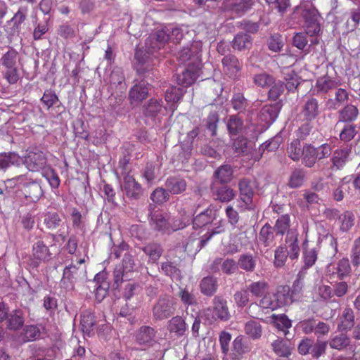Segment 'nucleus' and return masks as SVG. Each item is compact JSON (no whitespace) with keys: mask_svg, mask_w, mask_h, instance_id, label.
<instances>
[{"mask_svg":"<svg viewBox=\"0 0 360 360\" xmlns=\"http://www.w3.org/2000/svg\"><path fill=\"white\" fill-rule=\"evenodd\" d=\"M350 153L351 148L347 146L335 150L331 158L333 167L337 169H342L348 161Z\"/></svg>","mask_w":360,"mask_h":360,"instance_id":"33","label":"nucleus"},{"mask_svg":"<svg viewBox=\"0 0 360 360\" xmlns=\"http://www.w3.org/2000/svg\"><path fill=\"white\" fill-rule=\"evenodd\" d=\"M331 348L342 350L350 345L349 338L345 333L335 336L329 342Z\"/></svg>","mask_w":360,"mask_h":360,"instance_id":"50","label":"nucleus"},{"mask_svg":"<svg viewBox=\"0 0 360 360\" xmlns=\"http://www.w3.org/2000/svg\"><path fill=\"white\" fill-rule=\"evenodd\" d=\"M268 48L274 52H280L284 45L282 36L279 33L271 34L267 41Z\"/></svg>","mask_w":360,"mask_h":360,"instance_id":"54","label":"nucleus"},{"mask_svg":"<svg viewBox=\"0 0 360 360\" xmlns=\"http://www.w3.org/2000/svg\"><path fill=\"white\" fill-rule=\"evenodd\" d=\"M200 290L204 295L211 297L214 295L218 288L217 278L213 276L204 277L200 282Z\"/></svg>","mask_w":360,"mask_h":360,"instance_id":"35","label":"nucleus"},{"mask_svg":"<svg viewBox=\"0 0 360 360\" xmlns=\"http://www.w3.org/2000/svg\"><path fill=\"white\" fill-rule=\"evenodd\" d=\"M339 220L341 221V231L346 232L354 226V215L352 212L346 211L340 215Z\"/></svg>","mask_w":360,"mask_h":360,"instance_id":"58","label":"nucleus"},{"mask_svg":"<svg viewBox=\"0 0 360 360\" xmlns=\"http://www.w3.org/2000/svg\"><path fill=\"white\" fill-rule=\"evenodd\" d=\"M355 316L353 309L345 308L340 317V322L338 324V330L340 332H347L350 330L355 324Z\"/></svg>","mask_w":360,"mask_h":360,"instance_id":"27","label":"nucleus"},{"mask_svg":"<svg viewBox=\"0 0 360 360\" xmlns=\"http://www.w3.org/2000/svg\"><path fill=\"white\" fill-rule=\"evenodd\" d=\"M51 255L49 247L39 238L32 245L30 266L32 268H37L41 263L49 261L51 259Z\"/></svg>","mask_w":360,"mask_h":360,"instance_id":"5","label":"nucleus"},{"mask_svg":"<svg viewBox=\"0 0 360 360\" xmlns=\"http://www.w3.org/2000/svg\"><path fill=\"white\" fill-rule=\"evenodd\" d=\"M6 327L8 330L18 331L21 329L25 323V314L22 309H17L8 312L6 319Z\"/></svg>","mask_w":360,"mask_h":360,"instance_id":"20","label":"nucleus"},{"mask_svg":"<svg viewBox=\"0 0 360 360\" xmlns=\"http://www.w3.org/2000/svg\"><path fill=\"white\" fill-rule=\"evenodd\" d=\"M186 91L182 87L171 86L168 87L165 91V98L168 103H172L175 105L182 98Z\"/></svg>","mask_w":360,"mask_h":360,"instance_id":"43","label":"nucleus"},{"mask_svg":"<svg viewBox=\"0 0 360 360\" xmlns=\"http://www.w3.org/2000/svg\"><path fill=\"white\" fill-rule=\"evenodd\" d=\"M300 13L304 20L305 32L311 35H320L321 32L320 15L312 6L303 5L295 7L293 14Z\"/></svg>","mask_w":360,"mask_h":360,"instance_id":"1","label":"nucleus"},{"mask_svg":"<svg viewBox=\"0 0 360 360\" xmlns=\"http://www.w3.org/2000/svg\"><path fill=\"white\" fill-rule=\"evenodd\" d=\"M290 227V217L288 214L281 215L276 222L274 230L277 235L283 236L286 231H288Z\"/></svg>","mask_w":360,"mask_h":360,"instance_id":"51","label":"nucleus"},{"mask_svg":"<svg viewBox=\"0 0 360 360\" xmlns=\"http://www.w3.org/2000/svg\"><path fill=\"white\" fill-rule=\"evenodd\" d=\"M307 32L295 33L292 38V45L306 53L311 51V44H309Z\"/></svg>","mask_w":360,"mask_h":360,"instance_id":"40","label":"nucleus"},{"mask_svg":"<svg viewBox=\"0 0 360 360\" xmlns=\"http://www.w3.org/2000/svg\"><path fill=\"white\" fill-rule=\"evenodd\" d=\"M176 304L175 299L172 295H160L152 307L153 319L162 321L173 316L176 311Z\"/></svg>","mask_w":360,"mask_h":360,"instance_id":"3","label":"nucleus"},{"mask_svg":"<svg viewBox=\"0 0 360 360\" xmlns=\"http://www.w3.org/2000/svg\"><path fill=\"white\" fill-rule=\"evenodd\" d=\"M214 316L222 321H227L231 317L226 300L221 296H215L213 299Z\"/></svg>","mask_w":360,"mask_h":360,"instance_id":"17","label":"nucleus"},{"mask_svg":"<svg viewBox=\"0 0 360 360\" xmlns=\"http://www.w3.org/2000/svg\"><path fill=\"white\" fill-rule=\"evenodd\" d=\"M23 340L25 342L34 341L40 337L41 331L37 326H26L24 329Z\"/></svg>","mask_w":360,"mask_h":360,"instance_id":"62","label":"nucleus"},{"mask_svg":"<svg viewBox=\"0 0 360 360\" xmlns=\"http://www.w3.org/2000/svg\"><path fill=\"white\" fill-rule=\"evenodd\" d=\"M258 274H253L249 278L250 284L249 285V291L252 295L261 297H263L268 290V283L264 278L257 280Z\"/></svg>","mask_w":360,"mask_h":360,"instance_id":"24","label":"nucleus"},{"mask_svg":"<svg viewBox=\"0 0 360 360\" xmlns=\"http://www.w3.org/2000/svg\"><path fill=\"white\" fill-rule=\"evenodd\" d=\"M157 333L158 331L154 328L142 326L135 332V342L142 347H153L157 342Z\"/></svg>","mask_w":360,"mask_h":360,"instance_id":"7","label":"nucleus"},{"mask_svg":"<svg viewBox=\"0 0 360 360\" xmlns=\"http://www.w3.org/2000/svg\"><path fill=\"white\" fill-rule=\"evenodd\" d=\"M161 269L167 276L173 280L180 281L182 278L181 270L171 262H163Z\"/></svg>","mask_w":360,"mask_h":360,"instance_id":"48","label":"nucleus"},{"mask_svg":"<svg viewBox=\"0 0 360 360\" xmlns=\"http://www.w3.org/2000/svg\"><path fill=\"white\" fill-rule=\"evenodd\" d=\"M233 173L231 165H222L214 172L211 183L229 184L233 179Z\"/></svg>","mask_w":360,"mask_h":360,"instance_id":"23","label":"nucleus"},{"mask_svg":"<svg viewBox=\"0 0 360 360\" xmlns=\"http://www.w3.org/2000/svg\"><path fill=\"white\" fill-rule=\"evenodd\" d=\"M284 79L285 80L284 86L288 91H294L300 84L299 77L293 70L286 73Z\"/></svg>","mask_w":360,"mask_h":360,"instance_id":"59","label":"nucleus"},{"mask_svg":"<svg viewBox=\"0 0 360 360\" xmlns=\"http://www.w3.org/2000/svg\"><path fill=\"white\" fill-rule=\"evenodd\" d=\"M22 192L26 198H29L33 202L39 200L43 195V191L40 184L37 180L32 179L29 181V184Z\"/></svg>","mask_w":360,"mask_h":360,"instance_id":"37","label":"nucleus"},{"mask_svg":"<svg viewBox=\"0 0 360 360\" xmlns=\"http://www.w3.org/2000/svg\"><path fill=\"white\" fill-rule=\"evenodd\" d=\"M40 101L47 108V109H49L59 102V98L55 91L49 89L45 90Z\"/></svg>","mask_w":360,"mask_h":360,"instance_id":"56","label":"nucleus"},{"mask_svg":"<svg viewBox=\"0 0 360 360\" xmlns=\"http://www.w3.org/2000/svg\"><path fill=\"white\" fill-rule=\"evenodd\" d=\"M224 72L230 78H235L240 70L239 61L237 58L233 55L224 56L221 60Z\"/></svg>","mask_w":360,"mask_h":360,"instance_id":"25","label":"nucleus"},{"mask_svg":"<svg viewBox=\"0 0 360 360\" xmlns=\"http://www.w3.org/2000/svg\"><path fill=\"white\" fill-rule=\"evenodd\" d=\"M153 207L154 205L152 204L148 206L150 224L157 231L169 233V219L162 212H153Z\"/></svg>","mask_w":360,"mask_h":360,"instance_id":"12","label":"nucleus"},{"mask_svg":"<svg viewBox=\"0 0 360 360\" xmlns=\"http://www.w3.org/2000/svg\"><path fill=\"white\" fill-rule=\"evenodd\" d=\"M28 11L29 10L27 6H21L11 18V22L18 31L21 30L22 24L27 20Z\"/></svg>","mask_w":360,"mask_h":360,"instance_id":"46","label":"nucleus"},{"mask_svg":"<svg viewBox=\"0 0 360 360\" xmlns=\"http://www.w3.org/2000/svg\"><path fill=\"white\" fill-rule=\"evenodd\" d=\"M22 158V165H25L29 171L37 172L43 169L46 165V158L44 152L35 148L27 150L25 156Z\"/></svg>","mask_w":360,"mask_h":360,"instance_id":"4","label":"nucleus"},{"mask_svg":"<svg viewBox=\"0 0 360 360\" xmlns=\"http://www.w3.org/2000/svg\"><path fill=\"white\" fill-rule=\"evenodd\" d=\"M210 191L214 200L222 202H229L235 195L228 184L211 183Z\"/></svg>","mask_w":360,"mask_h":360,"instance_id":"14","label":"nucleus"},{"mask_svg":"<svg viewBox=\"0 0 360 360\" xmlns=\"http://www.w3.org/2000/svg\"><path fill=\"white\" fill-rule=\"evenodd\" d=\"M357 133L356 125L354 124H346L340 134L341 141L348 142L352 140Z\"/></svg>","mask_w":360,"mask_h":360,"instance_id":"61","label":"nucleus"},{"mask_svg":"<svg viewBox=\"0 0 360 360\" xmlns=\"http://www.w3.org/2000/svg\"><path fill=\"white\" fill-rule=\"evenodd\" d=\"M83 273L84 270L79 269L75 264L65 266L60 282V286L68 290H73L76 282L82 278Z\"/></svg>","mask_w":360,"mask_h":360,"instance_id":"8","label":"nucleus"},{"mask_svg":"<svg viewBox=\"0 0 360 360\" xmlns=\"http://www.w3.org/2000/svg\"><path fill=\"white\" fill-rule=\"evenodd\" d=\"M359 115L358 108L352 104H347L338 112V122L350 124L355 121Z\"/></svg>","mask_w":360,"mask_h":360,"instance_id":"29","label":"nucleus"},{"mask_svg":"<svg viewBox=\"0 0 360 360\" xmlns=\"http://www.w3.org/2000/svg\"><path fill=\"white\" fill-rule=\"evenodd\" d=\"M169 40H170L169 28H165L150 34L146 41V46L148 51L153 53L163 48Z\"/></svg>","mask_w":360,"mask_h":360,"instance_id":"6","label":"nucleus"},{"mask_svg":"<svg viewBox=\"0 0 360 360\" xmlns=\"http://www.w3.org/2000/svg\"><path fill=\"white\" fill-rule=\"evenodd\" d=\"M117 319L121 323H129L131 326L134 324L136 321V317L134 315L133 309L129 308L127 304L121 307L117 314Z\"/></svg>","mask_w":360,"mask_h":360,"instance_id":"49","label":"nucleus"},{"mask_svg":"<svg viewBox=\"0 0 360 360\" xmlns=\"http://www.w3.org/2000/svg\"><path fill=\"white\" fill-rule=\"evenodd\" d=\"M271 229L272 227L269 224H266L259 233V240L266 247L269 246L274 240V233Z\"/></svg>","mask_w":360,"mask_h":360,"instance_id":"64","label":"nucleus"},{"mask_svg":"<svg viewBox=\"0 0 360 360\" xmlns=\"http://www.w3.org/2000/svg\"><path fill=\"white\" fill-rule=\"evenodd\" d=\"M129 232L131 237L141 242L146 240L149 237V233L147 232L146 229L141 224L131 226Z\"/></svg>","mask_w":360,"mask_h":360,"instance_id":"55","label":"nucleus"},{"mask_svg":"<svg viewBox=\"0 0 360 360\" xmlns=\"http://www.w3.org/2000/svg\"><path fill=\"white\" fill-rule=\"evenodd\" d=\"M44 223L48 229L54 230L60 226L63 222L58 212H47L44 214Z\"/></svg>","mask_w":360,"mask_h":360,"instance_id":"42","label":"nucleus"},{"mask_svg":"<svg viewBox=\"0 0 360 360\" xmlns=\"http://www.w3.org/2000/svg\"><path fill=\"white\" fill-rule=\"evenodd\" d=\"M247 134L238 135L232 138L235 152L238 154H246L248 151Z\"/></svg>","mask_w":360,"mask_h":360,"instance_id":"57","label":"nucleus"},{"mask_svg":"<svg viewBox=\"0 0 360 360\" xmlns=\"http://www.w3.org/2000/svg\"><path fill=\"white\" fill-rule=\"evenodd\" d=\"M198 77V70L194 65H188L181 74L176 75V81L184 87L190 86Z\"/></svg>","mask_w":360,"mask_h":360,"instance_id":"18","label":"nucleus"},{"mask_svg":"<svg viewBox=\"0 0 360 360\" xmlns=\"http://www.w3.org/2000/svg\"><path fill=\"white\" fill-rule=\"evenodd\" d=\"M96 325V316L93 313L89 311H85L82 314L80 326L84 336H93L94 335Z\"/></svg>","mask_w":360,"mask_h":360,"instance_id":"21","label":"nucleus"},{"mask_svg":"<svg viewBox=\"0 0 360 360\" xmlns=\"http://www.w3.org/2000/svg\"><path fill=\"white\" fill-rule=\"evenodd\" d=\"M274 352L279 356L288 357L291 354L290 343L278 338L271 343Z\"/></svg>","mask_w":360,"mask_h":360,"instance_id":"45","label":"nucleus"},{"mask_svg":"<svg viewBox=\"0 0 360 360\" xmlns=\"http://www.w3.org/2000/svg\"><path fill=\"white\" fill-rule=\"evenodd\" d=\"M122 188L127 197L130 200H138L143 195V189L141 184L129 174L123 178Z\"/></svg>","mask_w":360,"mask_h":360,"instance_id":"9","label":"nucleus"},{"mask_svg":"<svg viewBox=\"0 0 360 360\" xmlns=\"http://www.w3.org/2000/svg\"><path fill=\"white\" fill-rule=\"evenodd\" d=\"M191 219L188 216L181 218H173L169 220V233L174 232L186 227L190 224Z\"/></svg>","mask_w":360,"mask_h":360,"instance_id":"60","label":"nucleus"},{"mask_svg":"<svg viewBox=\"0 0 360 360\" xmlns=\"http://www.w3.org/2000/svg\"><path fill=\"white\" fill-rule=\"evenodd\" d=\"M227 129L231 138L238 135L248 134L243 121L238 115H231L228 120Z\"/></svg>","mask_w":360,"mask_h":360,"instance_id":"26","label":"nucleus"},{"mask_svg":"<svg viewBox=\"0 0 360 360\" xmlns=\"http://www.w3.org/2000/svg\"><path fill=\"white\" fill-rule=\"evenodd\" d=\"M217 211L209 205L207 208L201 210L192 219L193 228L195 230L202 229L211 224L216 219Z\"/></svg>","mask_w":360,"mask_h":360,"instance_id":"10","label":"nucleus"},{"mask_svg":"<svg viewBox=\"0 0 360 360\" xmlns=\"http://www.w3.org/2000/svg\"><path fill=\"white\" fill-rule=\"evenodd\" d=\"M281 107V101L276 102L272 105H265L259 112V119L261 122H264V126H269L276 120Z\"/></svg>","mask_w":360,"mask_h":360,"instance_id":"15","label":"nucleus"},{"mask_svg":"<svg viewBox=\"0 0 360 360\" xmlns=\"http://www.w3.org/2000/svg\"><path fill=\"white\" fill-rule=\"evenodd\" d=\"M340 82L328 75L319 77L316 80V89L319 94H327L333 89H337Z\"/></svg>","mask_w":360,"mask_h":360,"instance_id":"30","label":"nucleus"},{"mask_svg":"<svg viewBox=\"0 0 360 360\" xmlns=\"http://www.w3.org/2000/svg\"><path fill=\"white\" fill-rule=\"evenodd\" d=\"M285 242L289 243L290 250L288 251L287 250L288 256L292 259H297L300 253V247L298 245L297 234L293 231L288 232L287 233Z\"/></svg>","mask_w":360,"mask_h":360,"instance_id":"41","label":"nucleus"},{"mask_svg":"<svg viewBox=\"0 0 360 360\" xmlns=\"http://www.w3.org/2000/svg\"><path fill=\"white\" fill-rule=\"evenodd\" d=\"M18 52L13 47H8V51L0 58V68L4 77L11 84H15L19 79L17 60Z\"/></svg>","mask_w":360,"mask_h":360,"instance_id":"2","label":"nucleus"},{"mask_svg":"<svg viewBox=\"0 0 360 360\" xmlns=\"http://www.w3.org/2000/svg\"><path fill=\"white\" fill-rule=\"evenodd\" d=\"M31 179L32 178H30L27 174H21L7 179L5 181V184L7 188L22 186V191H23Z\"/></svg>","mask_w":360,"mask_h":360,"instance_id":"47","label":"nucleus"},{"mask_svg":"<svg viewBox=\"0 0 360 360\" xmlns=\"http://www.w3.org/2000/svg\"><path fill=\"white\" fill-rule=\"evenodd\" d=\"M22 158L14 152L0 153V169L6 171L11 166L19 167L22 165Z\"/></svg>","mask_w":360,"mask_h":360,"instance_id":"32","label":"nucleus"},{"mask_svg":"<svg viewBox=\"0 0 360 360\" xmlns=\"http://www.w3.org/2000/svg\"><path fill=\"white\" fill-rule=\"evenodd\" d=\"M179 297L184 305L191 306L197 304L195 295L191 292H189L186 288H180Z\"/></svg>","mask_w":360,"mask_h":360,"instance_id":"63","label":"nucleus"},{"mask_svg":"<svg viewBox=\"0 0 360 360\" xmlns=\"http://www.w3.org/2000/svg\"><path fill=\"white\" fill-rule=\"evenodd\" d=\"M167 330L171 333H174L177 337H182L186 335L188 326L181 316H176L168 321Z\"/></svg>","mask_w":360,"mask_h":360,"instance_id":"31","label":"nucleus"},{"mask_svg":"<svg viewBox=\"0 0 360 360\" xmlns=\"http://www.w3.org/2000/svg\"><path fill=\"white\" fill-rule=\"evenodd\" d=\"M271 324L278 330L283 331L285 335L289 333L288 329L292 326V321L289 319L287 315L272 314L270 316Z\"/></svg>","mask_w":360,"mask_h":360,"instance_id":"39","label":"nucleus"},{"mask_svg":"<svg viewBox=\"0 0 360 360\" xmlns=\"http://www.w3.org/2000/svg\"><path fill=\"white\" fill-rule=\"evenodd\" d=\"M319 101L313 97L308 98L302 106V115L304 120L311 122L315 120L319 115Z\"/></svg>","mask_w":360,"mask_h":360,"instance_id":"19","label":"nucleus"},{"mask_svg":"<svg viewBox=\"0 0 360 360\" xmlns=\"http://www.w3.org/2000/svg\"><path fill=\"white\" fill-rule=\"evenodd\" d=\"M248 352L247 342L245 338L238 336L233 342L231 353L232 360H242Z\"/></svg>","mask_w":360,"mask_h":360,"instance_id":"34","label":"nucleus"},{"mask_svg":"<svg viewBox=\"0 0 360 360\" xmlns=\"http://www.w3.org/2000/svg\"><path fill=\"white\" fill-rule=\"evenodd\" d=\"M306 174L303 168H295L288 177L287 186L292 189L300 188L306 180Z\"/></svg>","mask_w":360,"mask_h":360,"instance_id":"38","label":"nucleus"},{"mask_svg":"<svg viewBox=\"0 0 360 360\" xmlns=\"http://www.w3.org/2000/svg\"><path fill=\"white\" fill-rule=\"evenodd\" d=\"M302 164L307 167H313L317 159V154L316 152V147L311 144L305 143L302 150Z\"/></svg>","mask_w":360,"mask_h":360,"instance_id":"36","label":"nucleus"},{"mask_svg":"<svg viewBox=\"0 0 360 360\" xmlns=\"http://www.w3.org/2000/svg\"><path fill=\"white\" fill-rule=\"evenodd\" d=\"M352 271L351 266L348 258H342L338 261L337 266L328 264L326 267V272L330 276V279L337 278L342 281L348 276Z\"/></svg>","mask_w":360,"mask_h":360,"instance_id":"11","label":"nucleus"},{"mask_svg":"<svg viewBox=\"0 0 360 360\" xmlns=\"http://www.w3.org/2000/svg\"><path fill=\"white\" fill-rule=\"evenodd\" d=\"M162 101L156 98H150L144 105L143 114L146 117L155 118L161 111Z\"/></svg>","mask_w":360,"mask_h":360,"instance_id":"44","label":"nucleus"},{"mask_svg":"<svg viewBox=\"0 0 360 360\" xmlns=\"http://www.w3.org/2000/svg\"><path fill=\"white\" fill-rule=\"evenodd\" d=\"M274 300L271 301L268 307L274 310L278 307L288 304L289 302H292L295 301V300L292 299L291 296L288 297L285 295L281 294L278 292L274 295Z\"/></svg>","mask_w":360,"mask_h":360,"instance_id":"52","label":"nucleus"},{"mask_svg":"<svg viewBox=\"0 0 360 360\" xmlns=\"http://www.w3.org/2000/svg\"><path fill=\"white\" fill-rule=\"evenodd\" d=\"M137 60L136 70L138 75L143 79L153 80L155 76L154 69L147 63V56L143 51H136L134 55Z\"/></svg>","mask_w":360,"mask_h":360,"instance_id":"13","label":"nucleus"},{"mask_svg":"<svg viewBox=\"0 0 360 360\" xmlns=\"http://www.w3.org/2000/svg\"><path fill=\"white\" fill-rule=\"evenodd\" d=\"M148 258V262H157L163 253L162 245L158 242H150L140 248Z\"/></svg>","mask_w":360,"mask_h":360,"instance_id":"22","label":"nucleus"},{"mask_svg":"<svg viewBox=\"0 0 360 360\" xmlns=\"http://www.w3.org/2000/svg\"><path fill=\"white\" fill-rule=\"evenodd\" d=\"M165 188L169 193L178 195L186 191L187 184L185 179L180 176H169L165 181Z\"/></svg>","mask_w":360,"mask_h":360,"instance_id":"28","label":"nucleus"},{"mask_svg":"<svg viewBox=\"0 0 360 360\" xmlns=\"http://www.w3.org/2000/svg\"><path fill=\"white\" fill-rule=\"evenodd\" d=\"M169 193L167 188L158 187L155 188L150 194V199L153 202L162 205L169 200Z\"/></svg>","mask_w":360,"mask_h":360,"instance_id":"53","label":"nucleus"},{"mask_svg":"<svg viewBox=\"0 0 360 360\" xmlns=\"http://www.w3.org/2000/svg\"><path fill=\"white\" fill-rule=\"evenodd\" d=\"M141 81L139 84L134 85L129 91V97L131 104H139L143 100L146 98L148 95V81Z\"/></svg>","mask_w":360,"mask_h":360,"instance_id":"16","label":"nucleus"}]
</instances>
